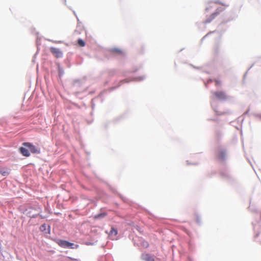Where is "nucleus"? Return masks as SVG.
Masks as SVG:
<instances>
[{"label":"nucleus","instance_id":"nucleus-1","mask_svg":"<svg viewBox=\"0 0 261 261\" xmlns=\"http://www.w3.org/2000/svg\"><path fill=\"white\" fill-rule=\"evenodd\" d=\"M213 95L214 98L220 100H225L227 98L226 93L222 91L213 92Z\"/></svg>","mask_w":261,"mask_h":261},{"label":"nucleus","instance_id":"nucleus-2","mask_svg":"<svg viewBox=\"0 0 261 261\" xmlns=\"http://www.w3.org/2000/svg\"><path fill=\"white\" fill-rule=\"evenodd\" d=\"M24 146L27 147L30 149L31 152L33 153H39L40 150L37 148L33 144L29 142H25L22 144Z\"/></svg>","mask_w":261,"mask_h":261},{"label":"nucleus","instance_id":"nucleus-3","mask_svg":"<svg viewBox=\"0 0 261 261\" xmlns=\"http://www.w3.org/2000/svg\"><path fill=\"white\" fill-rule=\"evenodd\" d=\"M58 244L63 248H73L72 246L73 244L70 243L67 241L60 240L57 242Z\"/></svg>","mask_w":261,"mask_h":261},{"label":"nucleus","instance_id":"nucleus-4","mask_svg":"<svg viewBox=\"0 0 261 261\" xmlns=\"http://www.w3.org/2000/svg\"><path fill=\"white\" fill-rule=\"evenodd\" d=\"M49 50L56 58H59L62 56V53L59 48L51 47Z\"/></svg>","mask_w":261,"mask_h":261},{"label":"nucleus","instance_id":"nucleus-5","mask_svg":"<svg viewBox=\"0 0 261 261\" xmlns=\"http://www.w3.org/2000/svg\"><path fill=\"white\" fill-rule=\"evenodd\" d=\"M226 153L225 151L221 150L218 153L217 158V159L220 161H223L225 158Z\"/></svg>","mask_w":261,"mask_h":261},{"label":"nucleus","instance_id":"nucleus-6","mask_svg":"<svg viewBox=\"0 0 261 261\" xmlns=\"http://www.w3.org/2000/svg\"><path fill=\"white\" fill-rule=\"evenodd\" d=\"M19 150H20V153L24 156L28 157L30 155L29 151L27 149H26L24 147H20L19 148Z\"/></svg>","mask_w":261,"mask_h":261},{"label":"nucleus","instance_id":"nucleus-7","mask_svg":"<svg viewBox=\"0 0 261 261\" xmlns=\"http://www.w3.org/2000/svg\"><path fill=\"white\" fill-rule=\"evenodd\" d=\"M0 173L3 176H7L10 173V170L8 169L7 168H2V169H0Z\"/></svg>","mask_w":261,"mask_h":261},{"label":"nucleus","instance_id":"nucleus-8","mask_svg":"<svg viewBox=\"0 0 261 261\" xmlns=\"http://www.w3.org/2000/svg\"><path fill=\"white\" fill-rule=\"evenodd\" d=\"M218 14V12H215L213 13L210 16V18L207 19L206 20V22H210L211 20H212Z\"/></svg>","mask_w":261,"mask_h":261},{"label":"nucleus","instance_id":"nucleus-9","mask_svg":"<svg viewBox=\"0 0 261 261\" xmlns=\"http://www.w3.org/2000/svg\"><path fill=\"white\" fill-rule=\"evenodd\" d=\"M106 216V214L103 213L99 214L96 215L95 216V219L101 218H103Z\"/></svg>","mask_w":261,"mask_h":261},{"label":"nucleus","instance_id":"nucleus-10","mask_svg":"<svg viewBox=\"0 0 261 261\" xmlns=\"http://www.w3.org/2000/svg\"><path fill=\"white\" fill-rule=\"evenodd\" d=\"M77 42H78V44L79 45V46H80L81 47H83L85 45V42L81 39H79L78 40Z\"/></svg>","mask_w":261,"mask_h":261},{"label":"nucleus","instance_id":"nucleus-11","mask_svg":"<svg viewBox=\"0 0 261 261\" xmlns=\"http://www.w3.org/2000/svg\"><path fill=\"white\" fill-rule=\"evenodd\" d=\"M112 51L114 53H117L118 54H122L123 53V52L121 50L118 49V48H114L113 49Z\"/></svg>","mask_w":261,"mask_h":261},{"label":"nucleus","instance_id":"nucleus-12","mask_svg":"<svg viewBox=\"0 0 261 261\" xmlns=\"http://www.w3.org/2000/svg\"><path fill=\"white\" fill-rule=\"evenodd\" d=\"M215 83V86H220L221 85V81L219 80H217V79H215L214 80Z\"/></svg>","mask_w":261,"mask_h":261},{"label":"nucleus","instance_id":"nucleus-13","mask_svg":"<svg viewBox=\"0 0 261 261\" xmlns=\"http://www.w3.org/2000/svg\"><path fill=\"white\" fill-rule=\"evenodd\" d=\"M110 233L111 234H114V235H116L117 234V231L116 229H115V228H112L111 231H110Z\"/></svg>","mask_w":261,"mask_h":261},{"label":"nucleus","instance_id":"nucleus-14","mask_svg":"<svg viewBox=\"0 0 261 261\" xmlns=\"http://www.w3.org/2000/svg\"><path fill=\"white\" fill-rule=\"evenodd\" d=\"M45 228H46V225L44 224L41 226L40 229H41V230L43 231L44 229H45Z\"/></svg>","mask_w":261,"mask_h":261},{"label":"nucleus","instance_id":"nucleus-15","mask_svg":"<svg viewBox=\"0 0 261 261\" xmlns=\"http://www.w3.org/2000/svg\"><path fill=\"white\" fill-rule=\"evenodd\" d=\"M148 261H154V259L152 257H149L148 259Z\"/></svg>","mask_w":261,"mask_h":261},{"label":"nucleus","instance_id":"nucleus-16","mask_svg":"<svg viewBox=\"0 0 261 261\" xmlns=\"http://www.w3.org/2000/svg\"><path fill=\"white\" fill-rule=\"evenodd\" d=\"M69 258H70L71 260H74V261H79V259H76V258H72L71 257H69Z\"/></svg>","mask_w":261,"mask_h":261},{"label":"nucleus","instance_id":"nucleus-17","mask_svg":"<svg viewBox=\"0 0 261 261\" xmlns=\"http://www.w3.org/2000/svg\"><path fill=\"white\" fill-rule=\"evenodd\" d=\"M196 221L197 222H199V220L198 217H197V218H196Z\"/></svg>","mask_w":261,"mask_h":261},{"label":"nucleus","instance_id":"nucleus-18","mask_svg":"<svg viewBox=\"0 0 261 261\" xmlns=\"http://www.w3.org/2000/svg\"><path fill=\"white\" fill-rule=\"evenodd\" d=\"M146 246L147 247L148 246V244L147 242L146 243Z\"/></svg>","mask_w":261,"mask_h":261},{"label":"nucleus","instance_id":"nucleus-19","mask_svg":"<svg viewBox=\"0 0 261 261\" xmlns=\"http://www.w3.org/2000/svg\"><path fill=\"white\" fill-rule=\"evenodd\" d=\"M78 246H78L77 245H76V248L78 247Z\"/></svg>","mask_w":261,"mask_h":261}]
</instances>
